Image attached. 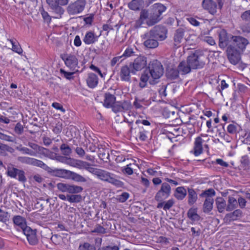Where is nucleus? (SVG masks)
<instances>
[{
    "instance_id": "62",
    "label": "nucleus",
    "mask_w": 250,
    "mask_h": 250,
    "mask_svg": "<svg viewBox=\"0 0 250 250\" xmlns=\"http://www.w3.org/2000/svg\"><path fill=\"white\" fill-rule=\"evenodd\" d=\"M61 237L60 235L58 234H54L52 235L50 239V241L54 244H59L61 241Z\"/></svg>"
},
{
    "instance_id": "28",
    "label": "nucleus",
    "mask_w": 250,
    "mask_h": 250,
    "mask_svg": "<svg viewBox=\"0 0 250 250\" xmlns=\"http://www.w3.org/2000/svg\"><path fill=\"white\" fill-rule=\"evenodd\" d=\"M167 7L160 3H157L153 4L150 10V13L155 15H159L162 17V13L166 11Z\"/></svg>"
},
{
    "instance_id": "16",
    "label": "nucleus",
    "mask_w": 250,
    "mask_h": 250,
    "mask_svg": "<svg viewBox=\"0 0 250 250\" xmlns=\"http://www.w3.org/2000/svg\"><path fill=\"white\" fill-rule=\"evenodd\" d=\"M202 6L204 10L208 11L212 15L217 12V3L213 0H203Z\"/></svg>"
},
{
    "instance_id": "48",
    "label": "nucleus",
    "mask_w": 250,
    "mask_h": 250,
    "mask_svg": "<svg viewBox=\"0 0 250 250\" xmlns=\"http://www.w3.org/2000/svg\"><path fill=\"white\" fill-rule=\"evenodd\" d=\"M129 197V194L128 192H124L121 195L117 196L116 200L120 203H124Z\"/></svg>"
},
{
    "instance_id": "11",
    "label": "nucleus",
    "mask_w": 250,
    "mask_h": 250,
    "mask_svg": "<svg viewBox=\"0 0 250 250\" xmlns=\"http://www.w3.org/2000/svg\"><path fill=\"white\" fill-rule=\"evenodd\" d=\"M115 113L125 112L130 110L132 108V105L130 101H124L116 102L110 107Z\"/></svg>"
},
{
    "instance_id": "8",
    "label": "nucleus",
    "mask_w": 250,
    "mask_h": 250,
    "mask_svg": "<svg viewBox=\"0 0 250 250\" xmlns=\"http://www.w3.org/2000/svg\"><path fill=\"white\" fill-rule=\"evenodd\" d=\"M171 188L170 186L167 182L161 184L160 189L157 191L154 197L157 201H165L170 195Z\"/></svg>"
},
{
    "instance_id": "42",
    "label": "nucleus",
    "mask_w": 250,
    "mask_h": 250,
    "mask_svg": "<svg viewBox=\"0 0 250 250\" xmlns=\"http://www.w3.org/2000/svg\"><path fill=\"white\" fill-rule=\"evenodd\" d=\"M32 163V166L38 167L40 168H42L46 171H47V170L49 169V167L48 166H47L45 163H44L42 161L34 158L33 159Z\"/></svg>"
},
{
    "instance_id": "14",
    "label": "nucleus",
    "mask_w": 250,
    "mask_h": 250,
    "mask_svg": "<svg viewBox=\"0 0 250 250\" xmlns=\"http://www.w3.org/2000/svg\"><path fill=\"white\" fill-rule=\"evenodd\" d=\"M64 61L65 64L72 70L78 71L76 69L78 66V61L77 57L74 55H66V56L62 58Z\"/></svg>"
},
{
    "instance_id": "13",
    "label": "nucleus",
    "mask_w": 250,
    "mask_h": 250,
    "mask_svg": "<svg viewBox=\"0 0 250 250\" xmlns=\"http://www.w3.org/2000/svg\"><path fill=\"white\" fill-rule=\"evenodd\" d=\"M26 236L29 244L34 246L38 244V240L37 237L36 229H32L30 227L25 228L22 231Z\"/></svg>"
},
{
    "instance_id": "3",
    "label": "nucleus",
    "mask_w": 250,
    "mask_h": 250,
    "mask_svg": "<svg viewBox=\"0 0 250 250\" xmlns=\"http://www.w3.org/2000/svg\"><path fill=\"white\" fill-rule=\"evenodd\" d=\"M162 19V17L159 15L149 13L146 9H142L140 13L139 19L136 21L135 27H141L145 21L148 26H151L158 23Z\"/></svg>"
},
{
    "instance_id": "12",
    "label": "nucleus",
    "mask_w": 250,
    "mask_h": 250,
    "mask_svg": "<svg viewBox=\"0 0 250 250\" xmlns=\"http://www.w3.org/2000/svg\"><path fill=\"white\" fill-rule=\"evenodd\" d=\"M7 174L8 176L13 178H17V177L18 176V180L21 182L25 183L26 181L25 172L23 170L14 167H8Z\"/></svg>"
},
{
    "instance_id": "64",
    "label": "nucleus",
    "mask_w": 250,
    "mask_h": 250,
    "mask_svg": "<svg viewBox=\"0 0 250 250\" xmlns=\"http://www.w3.org/2000/svg\"><path fill=\"white\" fill-rule=\"evenodd\" d=\"M14 131L19 135L21 134L23 132V125L20 123H18L15 127Z\"/></svg>"
},
{
    "instance_id": "7",
    "label": "nucleus",
    "mask_w": 250,
    "mask_h": 250,
    "mask_svg": "<svg viewBox=\"0 0 250 250\" xmlns=\"http://www.w3.org/2000/svg\"><path fill=\"white\" fill-rule=\"evenodd\" d=\"M86 3V0H77L71 2L67 7V12L69 15L78 14L84 10Z\"/></svg>"
},
{
    "instance_id": "2",
    "label": "nucleus",
    "mask_w": 250,
    "mask_h": 250,
    "mask_svg": "<svg viewBox=\"0 0 250 250\" xmlns=\"http://www.w3.org/2000/svg\"><path fill=\"white\" fill-rule=\"evenodd\" d=\"M249 43V41L244 37L240 36L232 37L231 44L227 49L228 58L231 64L236 65L239 63L241 55Z\"/></svg>"
},
{
    "instance_id": "32",
    "label": "nucleus",
    "mask_w": 250,
    "mask_h": 250,
    "mask_svg": "<svg viewBox=\"0 0 250 250\" xmlns=\"http://www.w3.org/2000/svg\"><path fill=\"white\" fill-rule=\"evenodd\" d=\"M144 3L143 0H132L128 3V7L130 10L138 11L143 7Z\"/></svg>"
},
{
    "instance_id": "47",
    "label": "nucleus",
    "mask_w": 250,
    "mask_h": 250,
    "mask_svg": "<svg viewBox=\"0 0 250 250\" xmlns=\"http://www.w3.org/2000/svg\"><path fill=\"white\" fill-rule=\"evenodd\" d=\"M17 149L19 151H21L22 154H28L31 156L36 155V153L34 151L26 147L19 146L17 147Z\"/></svg>"
},
{
    "instance_id": "20",
    "label": "nucleus",
    "mask_w": 250,
    "mask_h": 250,
    "mask_svg": "<svg viewBox=\"0 0 250 250\" xmlns=\"http://www.w3.org/2000/svg\"><path fill=\"white\" fill-rule=\"evenodd\" d=\"M149 32H146L144 34L143 38L146 40L144 42V45L148 48H155L158 46L159 43L158 40L153 38V37L148 36Z\"/></svg>"
},
{
    "instance_id": "61",
    "label": "nucleus",
    "mask_w": 250,
    "mask_h": 250,
    "mask_svg": "<svg viewBox=\"0 0 250 250\" xmlns=\"http://www.w3.org/2000/svg\"><path fill=\"white\" fill-rule=\"evenodd\" d=\"M134 53V52L133 50V49L130 47H127L123 54L121 56L122 57H125V58H128L132 56Z\"/></svg>"
},
{
    "instance_id": "58",
    "label": "nucleus",
    "mask_w": 250,
    "mask_h": 250,
    "mask_svg": "<svg viewBox=\"0 0 250 250\" xmlns=\"http://www.w3.org/2000/svg\"><path fill=\"white\" fill-rule=\"evenodd\" d=\"M98 156L101 160L104 162L107 163L109 161L110 155L108 152L106 153L105 152H100L99 153Z\"/></svg>"
},
{
    "instance_id": "17",
    "label": "nucleus",
    "mask_w": 250,
    "mask_h": 250,
    "mask_svg": "<svg viewBox=\"0 0 250 250\" xmlns=\"http://www.w3.org/2000/svg\"><path fill=\"white\" fill-rule=\"evenodd\" d=\"M13 221L15 227L19 231H23V229L28 227V226H27L25 218L21 216H14L13 218Z\"/></svg>"
},
{
    "instance_id": "22",
    "label": "nucleus",
    "mask_w": 250,
    "mask_h": 250,
    "mask_svg": "<svg viewBox=\"0 0 250 250\" xmlns=\"http://www.w3.org/2000/svg\"><path fill=\"white\" fill-rule=\"evenodd\" d=\"M99 37L93 31H88L86 32L83 42L86 45L94 44L98 41Z\"/></svg>"
},
{
    "instance_id": "38",
    "label": "nucleus",
    "mask_w": 250,
    "mask_h": 250,
    "mask_svg": "<svg viewBox=\"0 0 250 250\" xmlns=\"http://www.w3.org/2000/svg\"><path fill=\"white\" fill-rule=\"evenodd\" d=\"M242 216V211L240 209H236L232 212L228 213L226 215L225 218L229 221H234L240 218Z\"/></svg>"
},
{
    "instance_id": "29",
    "label": "nucleus",
    "mask_w": 250,
    "mask_h": 250,
    "mask_svg": "<svg viewBox=\"0 0 250 250\" xmlns=\"http://www.w3.org/2000/svg\"><path fill=\"white\" fill-rule=\"evenodd\" d=\"M188 217L192 222V223L200 220L201 216L197 213V208H190L187 212Z\"/></svg>"
},
{
    "instance_id": "25",
    "label": "nucleus",
    "mask_w": 250,
    "mask_h": 250,
    "mask_svg": "<svg viewBox=\"0 0 250 250\" xmlns=\"http://www.w3.org/2000/svg\"><path fill=\"white\" fill-rule=\"evenodd\" d=\"M86 83L87 86L90 88H94L98 84L99 79L98 76L93 73H89L86 79Z\"/></svg>"
},
{
    "instance_id": "26",
    "label": "nucleus",
    "mask_w": 250,
    "mask_h": 250,
    "mask_svg": "<svg viewBox=\"0 0 250 250\" xmlns=\"http://www.w3.org/2000/svg\"><path fill=\"white\" fill-rule=\"evenodd\" d=\"M104 103L103 105L107 108H110L112 105L116 102V97L109 92H106L104 96Z\"/></svg>"
},
{
    "instance_id": "45",
    "label": "nucleus",
    "mask_w": 250,
    "mask_h": 250,
    "mask_svg": "<svg viewBox=\"0 0 250 250\" xmlns=\"http://www.w3.org/2000/svg\"><path fill=\"white\" fill-rule=\"evenodd\" d=\"M60 149L62 153L64 156H69L72 153L71 148L66 144H62L60 146Z\"/></svg>"
},
{
    "instance_id": "40",
    "label": "nucleus",
    "mask_w": 250,
    "mask_h": 250,
    "mask_svg": "<svg viewBox=\"0 0 250 250\" xmlns=\"http://www.w3.org/2000/svg\"><path fill=\"white\" fill-rule=\"evenodd\" d=\"M7 40L12 44V49L13 51L18 53L19 54H21L22 53V49L19 43L15 39H8Z\"/></svg>"
},
{
    "instance_id": "37",
    "label": "nucleus",
    "mask_w": 250,
    "mask_h": 250,
    "mask_svg": "<svg viewBox=\"0 0 250 250\" xmlns=\"http://www.w3.org/2000/svg\"><path fill=\"white\" fill-rule=\"evenodd\" d=\"M215 203L219 212L222 213L225 209H226L227 205H226V201L223 198L221 197L216 198Z\"/></svg>"
},
{
    "instance_id": "55",
    "label": "nucleus",
    "mask_w": 250,
    "mask_h": 250,
    "mask_svg": "<svg viewBox=\"0 0 250 250\" xmlns=\"http://www.w3.org/2000/svg\"><path fill=\"white\" fill-rule=\"evenodd\" d=\"M92 232L100 234H104L106 232L105 229L99 224L96 225L93 230H92Z\"/></svg>"
},
{
    "instance_id": "30",
    "label": "nucleus",
    "mask_w": 250,
    "mask_h": 250,
    "mask_svg": "<svg viewBox=\"0 0 250 250\" xmlns=\"http://www.w3.org/2000/svg\"><path fill=\"white\" fill-rule=\"evenodd\" d=\"M139 129L138 138L141 141L145 142L147 140L148 138V134H149L151 130V127H144L143 126H139Z\"/></svg>"
},
{
    "instance_id": "18",
    "label": "nucleus",
    "mask_w": 250,
    "mask_h": 250,
    "mask_svg": "<svg viewBox=\"0 0 250 250\" xmlns=\"http://www.w3.org/2000/svg\"><path fill=\"white\" fill-rule=\"evenodd\" d=\"M49 169L47 172L51 176L67 179L69 170L62 168H52L50 167H49Z\"/></svg>"
},
{
    "instance_id": "10",
    "label": "nucleus",
    "mask_w": 250,
    "mask_h": 250,
    "mask_svg": "<svg viewBox=\"0 0 250 250\" xmlns=\"http://www.w3.org/2000/svg\"><path fill=\"white\" fill-rule=\"evenodd\" d=\"M130 67H132V74L135 75L137 72L145 68L147 65V58L144 56H139L130 62Z\"/></svg>"
},
{
    "instance_id": "56",
    "label": "nucleus",
    "mask_w": 250,
    "mask_h": 250,
    "mask_svg": "<svg viewBox=\"0 0 250 250\" xmlns=\"http://www.w3.org/2000/svg\"><path fill=\"white\" fill-rule=\"evenodd\" d=\"M170 128V126L165 127L161 130L162 134L166 135L167 138L170 139L172 137L169 135H174L171 130Z\"/></svg>"
},
{
    "instance_id": "23",
    "label": "nucleus",
    "mask_w": 250,
    "mask_h": 250,
    "mask_svg": "<svg viewBox=\"0 0 250 250\" xmlns=\"http://www.w3.org/2000/svg\"><path fill=\"white\" fill-rule=\"evenodd\" d=\"M219 36V46L221 48H225L229 43V37L227 31L225 29H222L218 32Z\"/></svg>"
},
{
    "instance_id": "15",
    "label": "nucleus",
    "mask_w": 250,
    "mask_h": 250,
    "mask_svg": "<svg viewBox=\"0 0 250 250\" xmlns=\"http://www.w3.org/2000/svg\"><path fill=\"white\" fill-rule=\"evenodd\" d=\"M201 134L200 136H198L195 139L194 142V146L193 150L191 151L195 156L201 155L203 152V142L204 140L201 136H203Z\"/></svg>"
},
{
    "instance_id": "60",
    "label": "nucleus",
    "mask_w": 250,
    "mask_h": 250,
    "mask_svg": "<svg viewBox=\"0 0 250 250\" xmlns=\"http://www.w3.org/2000/svg\"><path fill=\"white\" fill-rule=\"evenodd\" d=\"M8 220V213L0 209V222L6 223Z\"/></svg>"
},
{
    "instance_id": "44",
    "label": "nucleus",
    "mask_w": 250,
    "mask_h": 250,
    "mask_svg": "<svg viewBox=\"0 0 250 250\" xmlns=\"http://www.w3.org/2000/svg\"><path fill=\"white\" fill-rule=\"evenodd\" d=\"M215 191L214 189L212 188H208L207 190L203 191L200 194L201 197L212 198V197L215 195Z\"/></svg>"
},
{
    "instance_id": "19",
    "label": "nucleus",
    "mask_w": 250,
    "mask_h": 250,
    "mask_svg": "<svg viewBox=\"0 0 250 250\" xmlns=\"http://www.w3.org/2000/svg\"><path fill=\"white\" fill-rule=\"evenodd\" d=\"M132 74V67L129 65H125L121 68L120 77L121 81L130 82L131 80L130 74Z\"/></svg>"
},
{
    "instance_id": "53",
    "label": "nucleus",
    "mask_w": 250,
    "mask_h": 250,
    "mask_svg": "<svg viewBox=\"0 0 250 250\" xmlns=\"http://www.w3.org/2000/svg\"><path fill=\"white\" fill-rule=\"evenodd\" d=\"M41 13L44 21L50 23L51 21V18L48 13L45 11L43 8L41 10Z\"/></svg>"
},
{
    "instance_id": "24",
    "label": "nucleus",
    "mask_w": 250,
    "mask_h": 250,
    "mask_svg": "<svg viewBox=\"0 0 250 250\" xmlns=\"http://www.w3.org/2000/svg\"><path fill=\"white\" fill-rule=\"evenodd\" d=\"M190 65L187 60L186 61H183L181 62L178 65L177 68L181 75H186L189 73L192 69Z\"/></svg>"
},
{
    "instance_id": "50",
    "label": "nucleus",
    "mask_w": 250,
    "mask_h": 250,
    "mask_svg": "<svg viewBox=\"0 0 250 250\" xmlns=\"http://www.w3.org/2000/svg\"><path fill=\"white\" fill-rule=\"evenodd\" d=\"M83 190V187L71 184L70 194H78L82 192Z\"/></svg>"
},
{
    "instance_id": "31",
    "label": "nucleus",
    "mask_w": 250,
    "mask_h": 250,
    "mask_svg": "<svg viewBox=\"0 0 250 250\" xmlns=\"http://www.w3.org/2000/svg\"><path fill=\"white\" fill-rule=\"evenodd\" d=\"M188 204L192 206L194 204L197 200L198 196L196 192L192 188H188Z\"/></svg>"
},
{
    "instance_id": "41",
    "label": "nucleus",
    "mask_w": 250,
    "mask_h": 250,
    "mask_svg": "<svg viewBox=\"0 0 250 250\" xmlns=\"http://www.w3.org/2000/svg\"><path fill=\"white\" fill-rule=\"evenodd\" d=\"M71 184L63 183H59L57 184V188L62 192L70 193Z\"/></svg>"
},
{
    "instance_id": "51",
    "label": "nucleus",
    "mask_w": 250,
    "mask_h": 250,
    "mask_svg": "<svg viewBox=\"0 0 250 250\" xmlns=\"http://www.w3.org/2000/svg\"><path fill=\"white\" fill-rule=\"evenodd\" d=\"M242 166L244 168H247L250 165V160L247 155L243 156L240 160Z\"/></svg>"
},
{
    "instance_id": "21",
    "label": "nucleus",
    "mask_w": 250,
    "mask_h": 250,
    "mask_svg": "<svg viewBox=\"0 0 250 250\" xmlns=\"http://www.w3.org/2000/svg\"><path fill=\"white\" fill-rule=\"evenodd\" d=\"M241 18L246 23L241 26V29L244 32L250 33V10L243 12Z\"/></svg>"
},
{
    "instance_id": "27",
    "label": "nucleus",
    "mask_w": 250,
    "mask_h": 250,
    "mask_svg": "<svg viewBox=\"0 0 250 250\" xmlns=\"http://www.w3.org/2000/svg\"><path fill=\"white\" fill-rule=\"evenodd\" d=\"M184 33L185 30L183 28H179L176 30L174 36V44L176 48L180 46V44L183 40Z\"/></svg>"
},
{
    "instance_id": "5",
    "label": "nucleus",
    "mask_w": 250,
    "mask_h": 250,
    "mask_svg": "<svg viewBox=\"0 0 250 250\" xmlns=\"http://www.w3.org/2000/svg\"><path fill=\"white\" fill-rule=\"evenodd\" d=\"M117 177L114 173L101 169L97 178L101 181L110 183L117 188L123 187L124 186V182L118 180Z\"/></svg>"
},
{
    "instance_id": "4",
    "label": "nucleus",
    "mask_w": 250,
    "mask_h": 250,
    "mask_svg": "<svg viewBox=\"0 0 250 250\" xmlns=\"http://www.w3.org/2000/svg\"><path fill=\"white\" fill-rule=\"evenodd\" d=\"M204 57L202 52L196 50L191 53L187 60L192 69H200L203 68L205 65V62L203 60Z\"/></svg>"
},
{
    "instance_id": "1",
    "label": "nucleus",
    "mask_w": 250,
    "mask_h": 250,
    "mask_svg": "<svg viewBox=\"0 0 250 250\" xmlns=\"http://www.w3.org/2000/svg\"><path fill=\"white\" fill-rule=\"evenodd\" d=\"M164 73V68L161 62L157 60L150 62L140 77L139 86L143 88L147 85L148 82L150 85H155L160 82V79Z\"/></svg>"
},
{
    "instance_id": "39",
    "label": "nucleus",
    "mask_w": 250,
    "mask_h": 250,
    "mask_svg": "<svg viewBox=\"0 0 250 250\" xmlns=\"http://www.w3.org/2000/svg\"><path fill=\"white\" fill-rule=\"evenodd\" d=\"M238 206L237 200L232 196H229L228 201V205L226 207V210L230 211L235 209Z\"/></svg>"
},
{
    "instance_id": "43",
    "label": "nucleus",
    "mask_w": 250,
    "mask_h": 250,
    "mask_svg": "<svg viewBox=\"0 0 250 250\" xmlns=\"http://www.w3.org/2000/svg\"><path fill=\"white\" fill-rule=\"evenodd\" d=\"M67 200L70 203H79L82 200V196L77 194L67 195Z\"/></svg>"
},
{
    "instance_id": "54",
    "label": "nucleus",
    "mask_w": 250,
    "mask_h": 250,
    "mask_svg": "<svg viewBox=\"0 0 250 250\" xmlns=\"http://www.w3.org/2000/svg\"><path fill=\"white\" fill-rule=\"evenodd\" d=\"M79 250H96L95 247L88 243H84L82 245H80Z\"/></svg>"
},
{
    "instance_id": "52",
    "label": "nucleus",
    "mask_w": 250,
    "mask_h": 250,
    "mask_svg": "<svg viewBox=\"0 0 250 250\" xmlns=\"http://www.w3.org/2000/svg\"><path fill=\"white\" fill-rule=\"evenodd\" d=\"M131 164H129L127 165L125 167H123L122 170V172L128 175H132L133 173V168L131 167Z\"/></svg>"
},
{
    "instance_id": "57",
    "label": "nucleus",
    "mask_w": 250,
    "mask_h": 250,
    "mask_svg": "<svg viewBox=\"0 0 250 250\" xmlns=\"http://www.w3.org/2000/svg\"><path fill=\"white\" fill-rule=\"evenodd\" d=\"M60 73L61 74L63 75L64 78L69 80L73 79V75L75 73V72H67L63 69H60Z\"/></svg>"
},
{
    "instance_id": "49",
    "label": "nucleus",
    "mask_w": 250,
    "mask_h": 250,
    "mask_svg": "<svg viewBox=\"0 0 250 250\" xmlns=\"http://www.w3.org/2000/svg\"><path fill=\"white\" fill-rule=\"evenodd\" d=\"M35 205V208L39 210H42L44 208V205L47 204L49 201V199H47L46 200L40 199Z\"/></svg>"
},
{
    "instance_id": "35",
    "label": "nucleus",
    "mask_w": 250,
    "mask_h": 250,
    "mask_svg": "<svg viewBox=\"0 0 250 250\" xmlns=\"http://www.w3.org/2000/svg\"><path fill=\"white\" fill-rule=\"evenodd\" d=\"M67 179H71L77 182L85 183L87 181L86 179L83 176L70 170L69 171Z\"/></svg>"
},
{
    "instance_id": "34",
    "label": "nucleus",
    "mask_w": 250,
    "mask_h": 250,
    "mask_svg": "<svg viewBox=\"0 0 250 250\" xmlns=\"http://www.w3.org/2000/svg\"><path fill=\"white\" fill-rule=\"evenodd\" d=\"M214 200L212 198H207L203 204V210L205 213H208L213 208Z\"/></svg>"
},
{
    "instance_id": "9",
    "label": "nucleus",
    "mask_w": 250,
    "mask_h": 250,
    "mask_svg": "<svg viewBox=\"0 0 250 250\" xmlns=\"http://www.w3.org/2000/svg\"><path fill=\"white\" fill-rule=\"evenodd\" d=\"M148 32V36L153 37L158 40L163 41L167 38V30L165 26L159 25L153 27Z\"/></svg>"
},
{
    "instance_id": "33",
    "label": "nucleus",
    "mask_w": 250,
    "mask_h": 250,
    "mask_svg": "<svg viewBox=\"0 0 250 250\" xmlns=\"http://www.w3.org/2000/svg\"><path fill=\"white\" fill-rule=\"evenodd\" d=\"M179 74L180 72L178 68H171L167 70L166 76L168 80H174L179 78Z\"/></svg>"
},
{
    "instance_id": "59",
    "label": "nucleus",
    "mask_w": 250,
    "mask_h": 250,
    "mask_svg": "<svg viewBox=\"0 0 250 250\" xmlns=\"http://www.w3.org/2000/svg\"><path fill=\"white\" fill-rule=\"evenodd\" d=\"M174 201L173 199H169L165 202L163 209L165 211L169 210L174 205Z\"/></svg>"
},
{
    "instance_id": "63",
    "label": "nucleus",
    "mask_w": 250,
    "mask_h": 250,
    "mask_svg": "<svg viewBox=\"0 0 250 250\" xmlns=\"http://www.w3.org/2000/svg\"><path fill=\"white\" fill-rule=\"evenodd\" d=\"M228 132L231 134H234L237 132V126L234 124H229L227 127Z\"/></svg>"
},
{
    "instance_id": "36",
    "label": "nucleus",
    "mask_w": 250,
    "mask_h": 250,
    "mask_svg": "<svg viewBox=\"0 0 250 250\" xmlns=\"http://www.w3.org/2000/svg\"><path fill=\"white\" fill-rule=\"evenodd\" d=\"M187 194V190L184 187H179L175 189L174 196L178 200L184 199Z\"/></svg>"
},
{
    "instance_id": "6",
    "label": "nucleus",
    "mask_w": 250,
    "mask_h": 250,
    "mask_svg": "<svg viewBox=\"0 0 250 250\" xmlns=\"http://www.w3.org/2000/svg\"><path fill=\"white\" fill-rule=\"evenodd\" d=\"M68 0H46V2L49 5L52 13L56 16L55 18L60 19L64 12V10L62 6L66 5L68 3Z\"/></svg>"
},
{
    "instance_id": "46",
    "label": "nucleus",
    "mask_w": 250,
    "mask_h": 250,
    "mask_svg": "<svg viewBox=\"0 0 250 250\" xmlns=\"http://www.w3.org/2000/svg\"><path fill=\"white\" fill-rule=\"evenodd\" d=\"M33 159V158L26 156H19L17 158L18 161L20 163L29 165H32Z\"/></svg>"
}]
</instances>
